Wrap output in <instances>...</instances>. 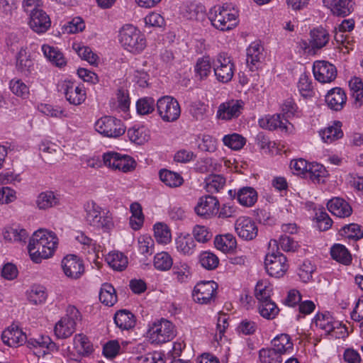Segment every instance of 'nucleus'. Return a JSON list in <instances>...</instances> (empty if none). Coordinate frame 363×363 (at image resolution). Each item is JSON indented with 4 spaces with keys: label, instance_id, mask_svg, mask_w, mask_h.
<instances>
[{
    "label": "nucleus",
    "instance_id": "f8f14e48",
    "mask_svg": "<svg viewBox=\"0 0 363 363\" xmlns=\"http://www.w3.org/2000/svg\"><path fill=\"white\" fill-rule=\"evenodd\" d=\"M67 101L72 105L78 106L84 102L86 95L83 86L76 85L74 82L65 80L59 85Z\"/></svg>",
    "mask_w": 363,
    "mask_h": 363
},
{
    "label": "nucleus",
    "instance_id": "f3484780",
    "mask_svg": "<svg viewBox=\"0 0 363 363\" xmlns=\"http://www.w3.org/2000/svg\"><path fill=\"white\" fill-rule=\"evenodd\" d=\"M218 200L212 196H205L199 199L194 208L196 213L202 218H210L218 213Z\"/></svg>",
    "mask_w": 363,
    "mask_h": 363
},
{
    "label": "nucleus",
    "instance_id": "4c0bfd02",
    "mask_svg": "<svg viewBox=\"0 0 363 363\" xmlns=\"http://www.w3.org/2000/svg\"><path fill=\"white\" fill-rule=\"evenodd\" d=\"M59 203V199L52 191L40 193L36 200V204L40 209H47L54 207Z\"/></svg>",
    "mask_w": 363,
    "mask_h": 363
},
{
    "label": "nucleus",
    "instance_id": "ea45409f",
    "mask_svg": "<svg viewBox=\"0 0 363 363\" xmlns=\"http://www.w3.org/2000/svg\"><path fill=\"white\" fill-rule=\"evenodd\" d=\"M176 247L184 255H191L196 246L193 238L190 235H180L176 239Z\"/></svg>",
    "mask_w": 363,
    "mask_h": 363
},
{
    "label": "nucleus",
    "instance_id": "2f4dec72",
    "mask_svg": "<svg viewBox=\"0 0 363 363\" xmlns=\"http://www.w3.org/2000/svg\"><path fill=\"white\" fill-rule=\"evenodd\" d=\"M320 135L323 141L326 143H331L341 138L343 135V133L341 130L340 122H335L333 125L328 126L321 130Z\"/></svg>",
    "mask_w": 363,
    "mask_h": 363
},
{
    "label": "nucleus",
    "instance_id": "7ed1b4c3",
    "mask_svg": "<svg viewBox=\"0 0 363 363\" xmlns=\"http://www.w3.org/2000/svg\"><path fill=\"white\" fill-rule=\"evenodd\" d=\"M121 45L133 53H139L146 47V40L141 32L130 24L123 26L119 32Z\"/></svg>",
    "mask_w": 363,
    "mask_h": 363
},
{
    "label": "nucleus",
    "instance_id": "5701e85b",
    "mask_svg": "<svg viewBox=\"0 0 363 363\" xmlns=\"http://www.w3.org/2000/svg\"><path fill=\"white\" fill-rule=\"evenodd\" d=\"M288 120L281 116V114H274L272 116H267L260 118L258 121L259 125L264 129L273 130L280 129L282 131H287L288 126L286 123Z\"/></svg>",
    "mask_w": 363,
    "mask_h": 363
},
{
    "label": "nucleus",
    "instance_id": "f257e3e1",
    "mask_svg": "<svg viewBox=\"0 0 363 363\" xmlns=\"http://www.w3.org/2000/svg\"><path fill=\"white\" fill-rule=\"evenodd\" d=\"M58 245L55 233L44 229L35 231L29 240L28 250L31 259L40 263L53 255Z\"/></svg>",
    "mask_w": 363,
    "mask_h": 363
},
{
    "label": "nucleus",
    "instance_id": "37998d69",
    "mask_svg": "<svg viewBox=\"0 0 363 363\" xmlns=\"http://www.w3.org/2000/svg\"><path fill=\"white\" fill-rule=\"evenodd\" d=\"M330 254L334 259L344 264H349L352 260L350 253L341 244H335L330 250Z\"/></svg>",
    "mask_w": 363,
    "mask_h": 363
},
{
    "label": "nucleus",
    "instance_id": "8fccbe9b",
    "mask_svg": "<svg viewBox=\"0 0 363 363\" xmlns=\"http://www.w3.org/2000/svg\"><path fill=\"white\" fill-rule=\"evenodd\" d=\"M47 298V293L45 289L43 286H33L29 291H28V299L33 304L43 303Z\"/></svg>",
    "mask_w": 363,
    "mask_h": 363
},
{
    "label": "nucleus",
    "instance_id": "b1692460",
    "mask_svg": "<svg viewBox=\"0 0 363 363\" xmlns=\"http://www.w3.org/2000/svg\"><path fill=\"white\" fill-rule=\"evenodd\" d=\"M263 48L257 43H252L247 49V65L251 71L257 70L262 58Z\"/></svg>",
    "mask_w": 363,
    "mask_h": 363
},
{
    "label": "nucleus",
    "instance_id": "20e7f679",
    "mask_svg": "<svg viewBox=\"0 0 363 363\" xmlns=\"http://www.w3.org/2000/svg\"><path fill=\"white\" fill-rule=\"evenodd\" d=\"M86 220L90 225L105 230L113 226V218L109 211L104 212L94 201H89L84 206Z\"/></svg>",
    "mask_w": 363,
    "mask_h": 363
},
{
    "label": "nucleus",
    "instance_id": "a878e982",
    "mask_svg": "<svg viewBox=\"0 0 363 363\" xmlns=\"http://www.w3.org/2000/svg\"><path fill=\"white\" fill-rule=\"evenodd\" d=\"M309 43L313 49H321L329 42L330 35L328 32L323 27L320 26L313 28L310 32Z\"/></svg>",
    "mask_w": 363,
    "mask_h": 363
},
{
    "label": "nucleus",
    "instance_id": "ddd939ff",
    "mask_svg": "<svg viewBox=\"0 0 363 363\" xmlns=\"http://www.w3.org/2000/svg\"><path fill=\"white\" fill-rule=\"evenodd\" d=\"M244 107L242 100H229L219 105L216 113L217 118L230 121L237 118L241 114Z\"/></svg>",
    "mask_w": 363,
    "mask_h": 363
},
{
    "label": "nucleus",
    "instance_id": "c85d7f7f",
    "mask_svg": "<svg viewBox=\"0 0 363 363\" xmlns=\"http://www.w3.org/2000/svg\"><path fill=\"white\" fill-rule=\"evenodd\" d=\"M237 196L238 202L243 206H252L257 200V194L252 187H243L238 190L236 193L234 191L233 196Z\"/></svg>",
    "mask_w": 363,
    "mask_h": 363
},
{
    "label": "nucleus",
    "instance_id": "4d7b16f0",
    "mask_svg": "<svg viewBox=\"0 0 363 363\" xmlns=\"http://www.w3.org/2000/svg\"><path fill=\"white\" fill-rule=\"evenodd\" d=\"M127 134L129 139L138 145H142L145 143L149 140L150 138L144 127H139L138 128H129L128 130Z\"/></svg>",
    "mask_w": 363,
    "mask_h": 363
},
{
    "label": "nucleus",
    "instance_id": "473e14b6",
    "mask_svg": "<svg viewBox=\"0 0 363 363\" xmlns=\"http://www.w3.org/2000/svg\"><path fill=\"white\" fill-rule=\"evenodd\" d=\"M108 265L116 271H123L128 265V258L122 252H111L106 257Z\"/></svg>",
    "mask_w": 363,
    "mask_h": 363
},
{
    "label": "nucleus",
    "instance_id": "774afa93",
    "mask_svg": "<svg viewBox=\"0 0 363 363\" xmlns=\"http://www.w3.org/2000/svg\"><path fill=\"white\" fill-rule=\"evenodd\" d=\"M138 363H164V354L160 352H153L137 357Z\"/></svg>",
    "mask_w": 363,
    "mask_h": 363
},
{
    "label": "nucleus",
    "instance_id": "2eb2a0df",
    "mask_svg": "<svg viewBox=\"0 0 363 363\" xmlns=\"http://www.w3.org/2000/svg\"><path fill=\"white\" fill-rule=\"evenodd\" d=\"M235 229L238 235L245 240H252L256 238L258 228L255 222L249 217H239L235 223Z\"/></svg>",
    "mask_w": 363,
    "mask_h": 363
},
{
    "label": "nucleus",
    "instance_id": "0e129e2a",
    "mask_svg": "<svg viewBox=\"0 0 363 363\" xmlns=\"http://www.w3.org/2000/svg\"><path fill=\"white\" fill-rule=\"evenodd\" d=\"M341 235L350 239L359 240L363 237V231L358 224L351 223L341 229Z\"/></svg>",
    "mask_w": 363,
    "mask_h": 363
},
{
    "label": "nucleus",
    "instance_id": "72a5a7b5",
    "mask_svg": "<svg viewBox=\"0 0 363 363\" xmlns=\"http://www.w3.org/2000/svg\"><path fill=\"white\" fill-rule=\"evenodd\" d=\"M272 345L273 346L272 349L281 355L293 349V343L291 342L290 337L287 334L277 335L272 340Z\"/></svg>",
    "mask_w": 363,
    "mask_h": 363
},
{
    "label": "nucleus",
    "instance_id": "338daca9",
    "mask_svg": "<svg viewBox=\"0 0 363 363\" xmlns=\"http://www.w3.org/2000/svg\"><path fill=\"white\" fill-rule=\"evenodd\" d=\"M154 232L158 242L166 244L170 241L171 233L167 225L157 223L154 225Z\"/></svg>",
    "mask_w": 363,
    "mask_h": 363
},
{
    "label": "nucleus",
    "instance_id": "393cba45",
    "mask_svg": "<svg viewBox=\"0 0 363 363\" xmlns=\"http://www.w3.org/2000/svg\"><path fill=\"white\" fill-rule=\"evenodd\" d=\"M325 6L337 16L345 17L354 10L352 0H330Z\"/></svg>",
    "mask_w": 363,
    "mask_h": 363
},
{
    "label": "nucleus",
    "instance_id": "052dcab7",
    "mask_svg": "<svg viewBox=\"0 0 363 363\" xmlns=\"http://www.w3.org/2000/svg\"><path fill=\"white\" fill-rule=\"evenodd\" d=\"M199 262L203 268L212 270L218 267L219 259L213 253L206 251L200 255Z\"/></svg>",
    "mask_w": 363,
    "mask_h": 363
},
{
    "label": "nucleus",
    "instance_id": "9b49d317",
    "mask_svg": "<svg viewBox=\"0 0 363 363\" xmlns=\"http://www.w3.org/2000/svg\"><path fill=\"white\" fill-rule=\"evenodd\" d=\"M264 266L267 272L271 277H283L288 269L286 257L281 253L269 252L266 255Z\"/></svg>",
    "mask_w": 363,
    "mask_h": 363
},
{
    "label": "nucleus",
    "instance_id": "412c9836",
    "mask_svg": "<svg viewBox=\"0 0 363 363\" xmlns=\"http://www.w3.org/2000/svg\"><path fill=\"white\" fill-rule=\"evenodd\" d=\"M347 96L341 88L335 87L330 89L325 96L328 106L334 111H340L346 103Z\"/></svg>",
    "mask_w": 363,
    "mask_h": 363
},
{
    "label": "nucleus",
    "instance_id": "a18cd8bd",
    "mask_svg": "<svg viewBox=\"0 0 363 363\" xmlns=\"http://www.w3.org/2000/svg\"><path fill=\"white\" fill-rule=\"evenodd\" d=\"M42 50L45 57L55 65L61 67L65 65V60L62 53L56 48L48 45H44L42 46Z\"/></svg>",
    "mask_w": 363,
    "mask_h": 363
},
{
    "label": "nucleus",
    "instance_id": "3c124183",
    "mask_svg": "<svg viewBox=\"0 0 363 363\" xmlns=\"http://www.w3.org/2000/svg\"><path fill=\"white\" fill-rule=\"evenodd\" d=\"M349 86L352 97L355 102L363 101V82L359 77H354L349 82Z\"/></svg>",
    "mask_w": 363,
    "mask_h": 363
},
{
    "label": "nucleus",
    "instance_id": "e433bc0d",
    "mask_svg": "<svg viewBox=\"0 0 363 363\" xmlns=\"http://www.w3.org/2000/svg\"><path fill=\"white\" fill-rule=\"evenodd\" d=\"M327 175V171L323 165L319 163H309L306 177L309 178L314 183L324 182V178Z\"/></svg>",
    "mask_w": 363,
    "mask_h": 363
},
{
    "label": "nucleus",
    "instance_id": "1a4fd4ad",
    "mask_svg": "<svg viewBox=\"0 0 363 363\" xmlns=\"http://www.w3.org/2000/svg\"><path fill=\"white\" fill-rule=\"evenodd\" d=\"M157 109L160 116L165 122H174L181 115L179 102L169 96H162L157 100Z\"/></svg>",
    "mask_w": 363,
    "mask_h": 363
},
{
    "label": "nucleus",
    "instance_id": "49530a36",
    "mask_svg": "<svg viewBox=\"0 0 363 363\" xmlns=\"http://www.w3.org/2000/svg\"><path fill=\"white\" fill-rule=\"evenodd\" d=\"M173 264L172 258L166 252L157 253L154 257L153 265L160 271H167Z\"/></svg>",
    "mask_w": 363,
    "mask_h": 363
},
{
    "label": "nucleus",
    "instance_id": "680f3d73",
    "mask_svg": "<svg viewBox=\"0 0 363 363\" xmlns=\"http://www.w3.org/2000/svg\"><path fill=\"white\" fill-rule=\"evenodd\" d=\"M223 141L225 145L235 150L241 149L245 143V138L236 133L225 135Z\"/></svg>",
    "mask_w": 363,
    "mask_h": 363
},
{
    "label": "nucleus",
    "instance_id": "6ab92c4d",
    "mask_svg": "<svg viewBox=\"0 0 363 363\" xmlns=\"http://www.w3.org/2000/svg\"><path fill=\"white\" fill-rule=\"evenodd\" d=\"M1 340L5 345L16 347L26 343L27 337L18 326L11 325L3 331Z\"/></svg>",
    "mask_w": 363,
    "mask_h": 363
},
{
    "label": "nucleus",
    "instance_id": "09e8293b",
    "mask_svg": "<svg viewBox=\"0 0 363 363\" xmlns=\"http://www.w3.org/2000/svg\"><path fill=\"white\" fill-rule=\"evenodd\" d=\"M212 65L209 57L199 58L195 65L196 77L200 79H206L211 72Z\"/></svg>",
    "mask_w": 363,
    "mask_h": 363
},
{
    "label": "nucleus",
    "instance_id": "79ce46f5",
    "mask_svg": "<svg viewBox=\"0 0 363 363\" xmlns=\"http://www.w3.org/2000/svg\"><path fill=\"white\" fill-rule=\"evenodd\" d=\"M3 235L4 239L9 242H26L28 237V233L25 229L12 227L5 228Z\"/></svg>",
    "mask_w": 363,
    "mask_h": 363
},
{
    "label": "nucleus",
    "instance_id": "e2e57ef3",
    "mask_svg": "<svg viewBox=\"0 0 363 363\" xmlns=\"http://www.w3.org/2000/svg\"><path fill=\"white\" fill-rule=\"evenodd\" d=\"M9 88L15 95L22 98H27L29 95V89L27 85L18 79H13L9 83Z\"/></svg>",
    "mask_w": 363,
    "mask_h": 363
},
{
    "label": "nucleus",
    "instance_id": "aec40b11",
    "mask_svg": "<svg viewBox=\"0 0 363 363\" xmlns=\"http://www.w3.org/2000/svg\"><path fill=\"white\" fill-rule=\"evenodd\" d=\"M29 25L33 31L38 33H43L50 27L51 21L49 16L40 9L33 11L30 14Z\"/></svg>",
    "mask_w": 363,
    "mask_h": 363
},
{
    "label": "nucleus",
    "instance_id": "6e6d98bb",
    "mask_svg": "<svg viewBox=\"0 0 363 363\" xmlns=\"http://www.w3.org/2000/svg\"><path fill=\"white\" fill-rule=\"evenodd\" d=\"M261 363H281V355L272 348H263L259 352Z\"/></svg>",
    "mask_w": 363,
    "mask_h": 363
},
{
    "label": "nucleus",
    "instance_id": "603ef678",
    "mask_svg": "<svg viewBox=\"0 0 363 363\" xmlns=\"http://www.w3.org/2000/svg\"><path fill=\"white\" fill-rule=\"evenodd\" d=\"M184 16L189 20L202 21L206 16L204 7L194 4L187 5L184 11Z\"/></svg>",
    "mask_w": 363,
    "mask_h": 363
},
{
    "label": "nucleus",
    "instance_id": "f03ea898",
    "mask_svg": "<svg viewBox=\"0 0 363 363\" xmlns=\"http://www.w3.org/2000/svg\"><path fill=\"white\" fill-rule=\"evenodd\" d=\"M238 11L231 5L216 6L208 13V19L216 28L229 30L238 25Z\"/></svg>",
    "mask_w": 363,
    "mask_h": 363
},
{
    "label": "nucleus",
    "instance_id": "c9c22d12",
    "mask_svg": "<svg viewBox=\"0 0 363 363\" xmlns=\"http://www.w3.org/2000/svg\"><path fill=\"white\" fill-rule=\"evenodd\" d=\"M74 345L78 354L88 356L93 352V346L88 337L83 334H77L74 337Z\"/></svg>",
    "mask_w": 363,
    "mask_h": 363
},
{
    "label": "nucleus",
    "instance_id": "bb28decb",
    "mask_svg": "<svg viewBox=\"0 0 363 363\" xmlns=\"http://www.w3.org/2000/svg\"><path fill=\"white\" fill-rule=\"evenodd\" d=\"M27 342L29 348H40L43 350L42 354L45 355L49 352L58 351V346L51 340L49 336H40L37 339L31 338Z\"/></svg>",
    "mask_w": 363,
    "mask_h": 363
},
{
    "label": "nucleus",
    "instance_id": "7c9ffc66",
    "mask_svg": "<svg viewBox=\"0 0 363 363\" xmlns=\"http://www.w3.org/2000/svg\"><path fill=\"white\" fill-rule=\"evenodd\" d=\"M33 62L26 50L23 48L19 50L16 56V69L21 73L28 75L31 73Z\"/></svg>",
    "mask_w": 363,
    "mask_h": 363
},
{
    "label": "nucleus",
    "instance_id": "0eeeda50",
    "mask_svg": "<svg viewBox=\"0 0 363 363\" xmlns=\"http://www.w3.org/2000/svg\"><path fill=\"white\" fill-rule=\"evenodd\" d=\"M103 162L106 167L124 173L133 172L137 165L135 160L132 157L116 152L104 153Z\"/></svg>",
    "mask_w": 363,
    "mask_h": 363
},
{
    "label": "nucleus",
    "instance_id": "f704fd0d",
    "mask_svg": "<svg viewBox=\"0 0 363 363\" xmlns=\"http://www.w3.org/2000/svg\"><path fill=\"white\" fill-rule=\"evenodd\" d=\"M214 244L218 250L223 252H228L235 248L237 242L235 238L232 234L228 233L216 236Z\"/></svg>",
    "mask_w": 363,
    "mask_h": 363
},
{
    "label": "nucleus",
    "instance_id": "c756f323",
    "mask_svg": "<svg viewBox=\"0 0 363 363\" xmlns=\"http://www.w3.org/2000/svg\"><path fill=\"white\" fill-rule=\"evenodd\" d=\"M114 322L120 329L129 330L135 326V318L130 311L121 310L115 314Z\"/></svg>",
    "mask_w": 363,
    "mask_h": 363
},
{
    "label": "nucleus",
    "instance_id": "39448f33",
    "mask_svg": "<svg viewBox=\"0 0 363 363\" xmlns=\"http://www.w3.org/2000/svg\"><path fill=\"white\" fill-rule=\"evenodd\" d=\"M80 320L81 315L77 308L74 306H69L66 315L55 324V335L59 339L70 337L76 330L77 322Z\"/></svg>",
    "mask_w": 363,
    "mask_h": 363
},
{
    "label": "nucleus",
    "instance_id": "de8ad7c7",
    "mask_svg": "<svg viewBox=\"0 0 363 363\" xmlns=\"http://www.w3.org/2000/svg\"><path fill=\"white\" fill-rule=\"evenodd\" d=\"M272 291V286L266 280L259 281L255 286V296L259 302L271 300Z\"/></svg>",
    "mask_w": 363,
    "mask_h": 363
},
{
    "label": "nucleus",
    "instance_id": "864d4df0",
    "mask_svg": "<svg viewBox=\"0 0 363 363\" xmlns=\"http://www.w3.org/2000/svg\"><path fill=\"white\" fill-rule=\"evenodd\" d=\"M279 311L278 307L272 300L259 302V311L260 315L264 318H274L278 314Z\"/></svg>",
    "mask_w": 363,
    "mask_h": 363
},
{
    "label": "nucleus",
    "instance_id": "13d9d810",
    "mask_svg": "<svg viewBox=\"0 0 363 363\" xmlns=\"http://www.w3.org/2000/svg\"><path fill=\"white\" fill-rule=\"evenodd\" d=\"M172 272L180 283L186 282L191 277L190 268L185 262L176 263L173 266Z\"/></svg>",
    "mask_w": 363,
    "mask_h": 363
},
{
    "label": "nucleus",
    "instance_id": "9d476101",
    "mask_svg": "<svg viewBox=\"0 0 363 363\" xmlns=\"http://www.w3.org/2000/svg\"><path fill=\"white\" fill-rule=\"evenodd\" d=\"M95 129L100 134L108 138H118L125 132V127L122 121L112 116L99 118L95 123Z\"/></svg>",
    "mask_w": 363,
    "mask_h": 363
},
{
    "label": "nucleus",
    "instance_id": "5fc2aeb1",
    "mask_svg": "<svg viewBox=\"0 0 363 363\" xmlns=\"http://www.w3.org/2000/svg\"><path fill=\"white\" fill-rule=\"evenodd\" d=\"M73 48L82 60L87 61L90 65H97L99 57L89 47L74 44Z\"/></svg>",
    "mask_w": 363,
    "mask_h": 363
},
{
    "label": "nucleus",
    "instance_id": "423d86ee",
    "mask_svg": "<svg viewBox=\"0 0 363 363\" xmlns=\"http://www.w3.org/2000/svg\"><path fill=\"white\" fill-rule=\"evenodd\" d=\"M147 335L152 343L162 344L169 342L176 335L174 325L168 320L161 318L150 326Z\"/></svg>",
    "mask_w": 363,
    "mask_h": 363
},
{
    "label": "nucleus",
    "instance_id": "dca6fc26",
    "mask_svg": "<svg viewBox=\"0 0 363 363\" xmlns=\"http://www.w3.org/2000/svg\"><path fill=\"white\" fill-rule=\"evenodd\" d=\"M217 285L214 281H201L197 284L192 296L194 301L201 304H207L213 299Z\"/></svg>",
    "mask_w": 363,
    "mask_h": 363
},
{
    "label": "nucleus",
    "instance_id": "a19ab883",
    "mask_svg": "<svg viewBox=\"0 0 363 363\" xmlns=\"http://www.w3.org/2000/svg\"><path fill=\"white\" fill-rule=\"evenodd\" d=\"M130 212L132 215L130 218V225L133 230H139L144 223L141 205L136 202L132 203L130 205Z\"/></svg>",
    "mask_w": 363,
    "mask_h": 363
},
{
    "label": "nucleus",
    "instance_id": "58836bf2",
    "mask_svg": "<svg viewBox=\"0 0 363 363\" xmlns=\"http://www.w3.org/2000/svg\"><path fill=\"white\" fill-rule=\"evenodd\" d=\"M99 299L106 306H113L117 301V296L113 286L108 283L104 284L101 288Z\"/></svg>",
    "mask_w": 363,
    "mask_h": 363
},
{
    "label": "nucleus",
    "instance_id": "6e6552de",
    "mask_svg": "<svg viewBox=\"0 0 363 363\" xmlns=\"http://www.w3.org/2000/svg\"><path fill=\"white\" fill-rule=\"evenodd\" d=\"M213 68L216 79L222 83L231 81L234 75L235 65L227 53L222 52L217 55L213 62Z\"/></svg>",
    "mask_w": 363,
    "mask_h": 363
},
{
    "label": "nucleus",
    "instance_id": "4468645a",
    "mask_svg": "<svg viewBox=\"0 0 363 363\" xmlns=\"http://www.w3.org/2000/svg\"><path fill=\"white\" fill-rule=\"evenodd\" d=\"M313 72L317 81L320 83H330L337 77L336 67L325 60L315 61L313 64Z\"/></svg>",
    "mask_w": 363,
    "mask_h": 363
},
{
    "label": "nucleus",
    "instance_id": "69168bd1",
    "mask_svg": "<svg viewBox=\"0 0 363 363\" xmlns=\"http://www.w3.org/2000/svg\"><path fill=\"white\" fill-rule=\"evenodd\" d=\"M137 111L140 115H146L155 110V100L151 97L140 99L136 104Z\"/></svg>",
    "mask_w": 363,
    "mask_h": 363
},
{
    "label": "nucleus",
    "instance_id": "a211bd4d",
    "mask_svg": "<svg viewBox=\"0 0 363 363\" xmlns=\"http://www.w3.org/2000/svg\"><path fill=\"white\" fill-rule=\"evenodd\" d=\"M62 268L67 277L74 279L79 278L84 272L82 261L74 255H67L62 259Z\"/></svg>",
    "mask_w": 363,
    "mask_h": 363
},
{
    "label": "nucleus",
    "instance_id": "cd10ccee",
    "mask_svg": "<svg viewBox=\"0 0 363 363\" xmlns=\"http://www.w3.org/2000/svg\"><path fill=\"white\" fill-rule=\"evenodd\" d=\"M315 324L320 329L325 330L328 334H332L337 337L336 330L342 329V325L339 321L335 320L328 315H318Z\"/></svg>",
    "mask_w": 363,
    "mask_h": 363
},
{
    "label": "nucleus",
    "instance_id": "4be33fe9",
    "mask_svg": "<svg viewBox=\"0 0 363 363\" xmlns=\"http://www.w3.org/2000/svg\"><path fill=\"white\" fill-rule=\"evenodd\" d=\"M327 207L331 213L339 218L349 217L352 213V208L349 203L339 197L330 199Z\"/></svg>",
    "mask_w": 363,
    "mask_h": 363
},
{
    "label": "nucleus",
    "instance_id": "bf43d9fd",
    "mask_svg": "<svg viewBox=\"0 0 363 363\" xmlns=\"http://www.w3.org/2000/svg\"><path fill=\"white\" fill-rule=\"evenodd\" d=\"M225 184V179L221 175H211L206 179V189L208 192L211 194L218 192L223 188Z\"/></svg>",
    "mask_w": 363,
    "mask_h": 363
},
{
    "label": "nucleus",
    "instance_id": "c03bdc74",
    "mask_svg": "<svg viewBox=\"0 0 363 363\" xmlns=\"http://www.w3.org/2000/svg\"><path fill=\"white\" fill-rule=\"evenodd\" d=\"M160 178L169 187H177L183 183V179L179 174L167 169L160 171Z\"/></svg>",
    "mask_w": 363,
    "mask_h": 363
}]
</instances>
